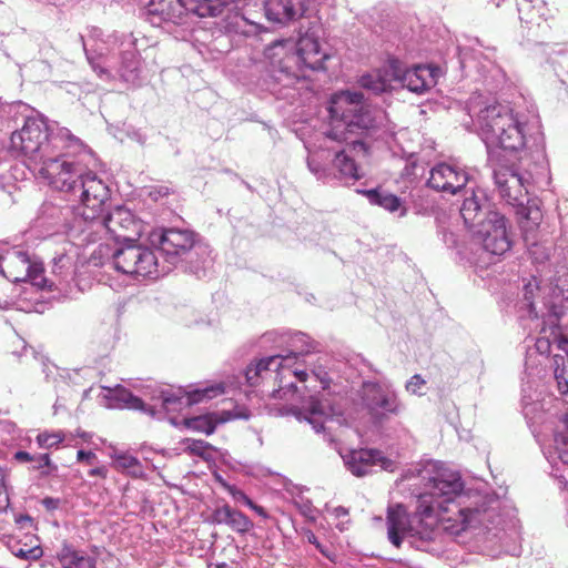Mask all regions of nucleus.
Listing matches in <instances>:
<instances>
[{
	"label": "nucleus",
	"mask_w": 568,
	"mask_h": 568,
	"mask_svg": "<svg viewBox=\"0 0 568 568\" xmlns=\"http://www.w3.org/2000/svg\"><path fill=\"white\" fill-rule=\"evenodd\" d=\"M12 149L22 153L34 164H42L57 151L74 148L83 143L67 128H51L43 119H28L23 126L11 134Z\"/></svg>",
	"instance_id": "obj_1"
},
{
	"label": "nucleus",
	"mask_w": 568,
	"mask_h": 568,
	"mask_svg": "<svg viewBox=\"0 0 568 568\" xmlns=\"http://www.w3.org/2000/svg\"><path fill=\"white\" fill-rule=\"evenodd\" d=\"M67 152L57 151L39 168V174L53 189L77 193L79 183L88 168L94 162L91 152L82 149L69 148Z\"/></svg>",
	"instance_id": "obj_2"
},
{
	"label": "nucleus",
	"mask_w": 568,
	"mask_h": 568,
	"mask_svg": "<svg viewBox=\"0 0 568 568\" xmlns=\"http://www.w3.org/2000/svg\"><path fill=\"white\" fill-rule=\"evenodd\" d=\"M132 243L114 252L113 263L116 271L136 280L159 277V263L153 250Z\"/></svg>",
	"instance_id": "obj_3"
},
{
	"label": "nucleus",
	"mask_w": 568,
	"mask_h": 568,
	"mask_svg": "<svg viewBox=\"0 0 568 568\" xmlns=\"http://www.w3.org/2000/svg\"><path fill=\"white\" fill-rule=\"evenodd\" d=\"M80 192L79 214L84 221L99 220L110 200L106 183L89 169L82 176L77 192Z\"/></svg>",
	"instance_id": "obj_4"
},
{
	"label": "nucleus",
	"mask_w": 568,
	"mask_h": 568,
	"mask_svg": "<svg viewBox=\"0 0 568 568\" xmlns=\"http://www.w3.org/2000/svg\"><path fill=\"white\" fill-rule=\"evenodd\" d=\"M92 222L104 227L116 242H134L142 233L141 221L129 209L120 205Z\"/></svg>",
	"instance_id": "obj_5"
},
{
	"label": "nucleus",
	"mask_w": 568,
	"mask_h": 568,
	"mask_svg": "<svg viewBox=\"0 0 568 568\" xmlns=\"http://www.w3.org/2000/svg\"><path fill=\"white\" fill-rule=\"evenodd\" d=\"M148 8L151 14L174 26H185L192 17H200V7L195 0H150Z\"/></svg>",
	"instance_id": "obj_6"
},
{
	"label": "nucleus",
	"mask_w": 568,
	"mask_h": 568,
	"mask_svg": "<svg viewBox=\"0 0 568 568\" xmlns=\"http://www.w3.org/2000/svg\"><path fill=\"white\" fill-rule=\"evenodd\" d=\"M194 244V233L189 230L168 229L159 239L160 250L171 264H175L180 256L189 254Z\"/></svg>",
	"instance_id": "obj_7"
},
{
	"label": "nucleus",
	"mask_w": 568,
	"mask_h": 568,
	"mask_svg": "<svg viewBox=\"0 0 568 568\" xmlns=\"http://www.w3.org/2000/svg\"><path fill=\"white\" fill-rule=\"evenodd\" d=\"M284 357L281 355L270 356L260 359L255 364H250L245 372V379L250 386L257 385L260 378L264 379L267 375H273L277 378L280 368L282 367Z\"/></svg>",
	"instance_id": "obj_8"
},
{
	"label": "nucleus",
	"mask_w": 568,
	"mask_h": 568,
	"mask_svg": "<svg viewBox=\"0 0 568 568\" xmlns=\"http://www.w3.org/2000/svg\"><path fill=\"white\" fill-rule=\"evenodd\" d=\"M57 560L61 568H97V560L83 550L63 542L57 552Z\"/></svg>",
	"instance_id": "obj_9"
},
{
	"label": "nucleus",
	"mask_w": 568,
	"mask_h": 568,
	"mask_svg": "<svg viewBox=\"0 0 568 568\" xmlns=\"http://www.w3.org/2000/svg\"><path fill=\"white\" fill-rule=\"evenodd\" d=\"M9 265L18 271L14 281L30 280L39 285L38 278L41 276L43 270L38 264H32L27 252L18 251L9 257Z\"/></svg>",
	"instance_id": "obj_10"
},
{
	"label": "nucleus",
	"mask_w": 568,
	"mask_h": 568,
	"mask_svg": "<svg viewBox=\"0 0 568 568\" xmlns=\"http://www.w3.org/2000/svg\"><path fill=\"white\" fill-rule=\"evenodd\" d=\"M213 518L215 523L227 525L241 534L247 532L253 527V523L247 516L229 505L215 509Z\"/></svg>",
	"instance_id": "obj_11"
},
{
	"label": "nucleus",
	"mask_w": 568,
	"mask_h": 568,
	"mask_svg": "<svg viewBox=\"0 0 568 568\" xmlns=\"http://www.w3.org/2000/svg\"><path fill=\"white\" fill-rule=\"evenodd\" d=\"M264 59L272 77L280 80L284 73V40L278 39L266 47Z\"/></svg>",
	"instance_id": "obj_12"
},
{
	"label": "nucleus",
	"mask_w": 568,
	"mask_h": 568,
	"mask_svg": "<svg viewBox=\"0 0 568 568\" xmlns=\"http://www.w3.org/2000/svg\"><path fill=\"white\" fill-rule=\"evenodd\" d=\"M120 74L124 81L133 82L138 78L140 60L134 49L125 50L122 53Z\"/></svg>",
	"instance_id": "obj_13"
},
{
	"label": "nucleus",
	"mask_w": 568,
	"mask_h": 568,
	"mask_svg": "<svg viewBox=\"0 0 568 568\" xmlns=\"http://www.w3.org/2000/svg\"><path fill=\"white\" fill-rule=\"evenodd\" d=\"M112 398L121 403L124 407L148 412L150 415H154L153 408H146L141 398L134 396L123 386L119 385L114 388Z\"/></svg>",
	"instance_id": "obj_14"
},
{
	"label": "nucleus",
	"mask_w": 568,
	"mask_h": 568,
	"mask_svg": "<svg viewBox=\"0 0 568 568\" xmlns=\"http://www.w3.org/2000/svg\"><path fill=\"white\" fill-rule=\"evenodd\" d=\"M114 467L119 470L128 471L130 475L142 476L143 470L139 459L130 454L120 453L113 456Z\"/></svg>",
	"instance_id": "obj_15"
},
{
	"label": "nucleus",
	"mask_w": 568,
	"mask_h": 568,
	"mask_svg": "<svg viewBox=\"0 0 568 568\" xmlns=\"http://www.w3.org/2000/svg\"><path fill=\"white\" fill-rule=\"evenodd\" d=\"M224 393V387L222 385H215L211 387H205L203 389H196L194 392L187 393L185 404L187 406L202 402L203 399H211Z\"/></svg>",
	"instance_id": "obj_16"
},
{
	"label": "nucleus",
	"mask_w": 568,
	"mask_h": 568,
	"mask_svg": "<svg viewBox=\"0 0 568 568\" xmlns=\"http://www.w3.org/2000/svg\"><path fill=\"white\" fill-rule=\"evenodd\" d=\"M200 7V18L216 17L230 0H195Z\"/></svg>",
	"instance_id": "obj_17"
},
{
	"label": "nucleus",
	"mask_w": 568,
	"mask_h": 568,
	"mask_svg": "<svg viewBox=\"0 0 568 568\" xmlns=\"http://www.w3.org/2000/svg\"><path fill=\"white\" fill-rule=\"evenodd\" d=\"M185 426L190 429L211 435L215 430V424L207 416H197L185 419Z\"/></svg>",
	"instance_id": "obj_18"
},
{
	"label": "nucleus",
	"mask_w": 568,
	"mask_h": 568,
	"mask_svg": "<svg viewBox=\"0 0 568 568\" xmlns=\"http://www.w3.org/2000/svg\"><path fill=\"white\" fill-rule=\"evenodd\" d=\"M64 440V434L62 432H43L37 436V444L40 448L50 449L57 447Z\"/></svg>",
	"instance_id": "obj_19"
},
{
	"label": "nucleus",
	"mask_w": 568,
	"mask_h": 568,
	"mask_svg": "<svg viewBox=\"0 0 568 568\" xmlns=\"http://www.w3.org/2000/svg\"><path fill=\"white\" fill-rule=\"evenodd\" d=\"M162 407L168 412L181 409L183 405V396L174 394L170 390L161 392Z\"/></svg>",
	"instance_id": "obj_20"
},
{
	"label": "nucleus",
	"mask_w": 568,
	"mask_h": 568,
	"mask_svg": "<svg viewBox=\"0 0 568 568\" xmlns=\"http://www.w3.org/2000/svg\"><path fill=\"white\" fill-rule=\"evenodd\" d=\"M185 452L192 455L204 457L211 445L201 439L187 438L183 442Z\"/></svg>",
	"instance_id": "obj_21"
},
{
	"label": "nucleus",
	"mask_w": 568,
	"mask_h": 568,
	"mask_svg": "<svg viewBox=\"0 0 568 568\" xmlns=\"http://www.w3.org/2000/svg\"><path fill=\"white\" fill-rule=\"evenodd\" d=\"M34 462H37V465L32 468L41 470V475L43 477L51 475L58 469L57 465L52 464L49 454H41L37 456Z\"/></svg>",
	"instance_id": "obj_22"
},
{
	"label": "nucleus",
	"mask_w": 568,
	"mask_h": 568,
	"mask_svg": "<svg viewBox=\"0 0 568 568\" xmlns=\"http://www.w3.org/2000/svg\"><path fill=\"white\" fill-rule=\"evenodd\" d=\"M12 554L16 557L21 558V559L37 560L42 556L43 551L39 546H34L29 549H24L22 547H20L18 549H13Z\"/></svg>",
	"instance_id": "obj_23"
},
{
	"label": "nucleus",
	"mask_w": 568,
	"mask_h": 568,
	"mask_svg": "<svg viewBox=\"0 0 568 568\" xmlns=\"http://www.w3.org/2000/svg\"><path fill=\"white\" fill-rule=\"evenodd\" d=\"M225 487L236 503H241L247 507L253 506L252 499L243 490L233 485H226Z\"/></svg>",
	"instance_id": "obj_24"
},
{
	"label": "nucleus",
	"mask_w": 568,
	"mask_h": 568,
	"mask_svg": "<svg viewBox=\"0 0 568 568\" xmlns=\"http://www.w3.org/2000/svg\"><path fill=\"white\" fill-rule=\"evenodd\" d=\"M80 40L82 42L87 59H88L89 63L91 64V67L93 68V70L100 75L103 73H106V71L102 67H100L98 63H95V54H94L95 51L89 50L87 48V43L82 36H80Z\"/></svg>",
	"instance_id": "obj_25"
},
{
	"label": "nucleus",
	"mask_w": 568,
	"mask_h": 568,
	"mask_svg": "<svg viewBox=\"0 0 568 568\" xmlns=\"http://www.w3.org/2000/svg\"><path fill=\"white\" fill-rule=\"evenodd\" d=\"M70 266H71L70 257L67 256L65 254H61L58 257H54L52 271L55 274L62 275V273H63L62 270L64 267H70Z\"/></svg>",
	"instance_id": "obj_26"
},
{
	"label": "nucleus",
	"mask_w": 568,
	"mask_h": 568,
	"mask_svg": "<svg viewBox=\"0 0 568 568\" xmlns=\"http://www.w3.org/2000/svg\"><path fill=\"white\" fill-rule=\"evenodd\" d=\"M77 459H78V462H85L87 464L91 465L97 459V455L91 450L87 452V450L80 449L77 453Z\"/></svg>",
	"instance_id": "obj_27"
},
{
	"label": "nucleus",
	"mask_w": 568,
	"mask_h": 568,
	"mask_svg": "<svg viewBox=\"0 0 568 568\" xmlns=\"http://www.w3.org/2000/svg\"><path fill=\"white\" fill-rule=\"evenodd\" d=\"M14 460L19 463H30L36 460V456L24 450H19L13 455Z\"/></svg>",
	"instance_id": "obj_28"
},
{
	"label": "nucleus",
	"mask_w": 568,
	"mask_h": 568,
	"mask_svg": "<svg viewBox=\"0 0 568 568\" xmlns=\"http://www.w3.org/2000/svg\"><path fill=\"white\" fill-rule=\"evenodd\" d=\"M89 476L105 478L108 476V469L104 466L92 468L89 470Z\"/></svg>",
	"instance_id": "obj_29"
},
{
	"label": "nucleus",
	"mask_w": 568,
	"mask_h": 568,
	"mask_svg": "<svg viewBox=\"0 0 568 568\" xmlns=\"http://www.w3.org/2000/svg\"><path fill=\"white\" fill-rule=\"evenodd\" d=\"M16 523L21 527L32 526V518L29 515H20L16 518Z\"/></svg>",
	"instance_id": "obj_30"
},
{
	"label": "nucleus",
	"mask_w": 568,
	"mask_h": 568,
	"mask_svg": "<svg viewBox=\"0 0 568 568\" xmlns=\"http://www.w3.org/2000/svg\"><path fill=\"white\" fill-rule=\"evenodd\" d=\"M57 504H58L57 499H53V498H50V497L43 499V505L47 508H55Z\"/></svg>",
	"instance_id": "obj_31"
},
{
	"label": "nucleus",
	"mask_w": 568,
	"mask_h": 568,
	"mask_svg": "<svg viewBox=\"0 0 568 568\" xmlns=\"http://www.w3.org/2000/svg\"><path fill=\"white\" fill-rule=\"evenodd\" d=\"M267 18L272 21H281L280 12L273 13L270 8L266 9Z\"/></svg>",
	"instance_id": "obj_32"
},
{
	"label": "nucleus",
	"mask_w": 568,
	"mask_h": 568,
	"mask_svg": "<svg viewBox=\"0 0 568 568\" xmlns=\"http://www.w3.org/2000/svg\"><path fill=\"white\" fill-rule=\"evenodd\" d=\"M248 507H250L252 510H254L255 513H257L258 515H261V516H265V511H264V509H263L261 506H258V505H256V504H254V503H253V506H248Z\"/></svg>",
	"instance_id": "obj_33"
},
{
	"label": "nucleus",
	"mask_w": 568,
	"mask_h": 568,
	"mask_svg": "<svg viewBox=\"0 0 568 568\" xmlns=\"http://www.w3.org/2000/svg\"><path fill=\"white\" fill-rule=\"evenodd\" d=\"M10 302L7 298H0V308H7Z\"/></svg>",
	"instance_id": "obj_34"
},
{
	"label": "nucleus",
	"mask_w": 568,
	"mask_h": 568,
	"mask_svg": "<svg viewBox=\"0 0 568 568\" xmlns=\"http://www.w3.org/2000/svg\"><path fill=\"white\" fill-rule=\"evenodd\" d=\"M100 33H101V32H100V30H99V29H97V28L92 29V37H99V36H100Z\"/></svg>",
	"instance_id": "obj_35"
},
{
	"label": "nucleus",
	"mask_w": 568,
	"mask_h": 568,
	"mask_svg": "<svg viewBox=\"0 0 568 568\" xmlns=\"http://www.w3.org/2000/svg\"><path fill=\"white\" fill-rule=\"evenodd\" d=\"M280 394H281V389H274L273 393H272V396L273 397H280Z\"/></svg>",
	"instance_id": "obj_36"
},
{
	"label": "nucleus",
	"mask_w": 568,
	"mask_h": 568,
	"mask_svg": "<svg viewBox=\"0 0 568 568\" xmlns=\"http://www.w3.org/2000/svg\"><path fill=\"white\" fill-rule=\"evenodd\" d=\"M216 568H226V567L223 566V567H216Z\"/></svg>",
	"instance_id": "obj_37"
}]
</instances>
